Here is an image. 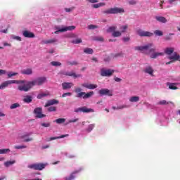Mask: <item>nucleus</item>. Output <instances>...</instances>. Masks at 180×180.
Here are the masks:
<instances>
[{
	"instance_id": "20",
	"label": "nucleus",
	"mask_w": 180,
	"mask_h": 180,
	"mask_svg": "<svg viewBox=\"0 0 180 180\" xmlns=\"http://www.w3.org/2000/svg\"><path fill=\"white\" fill-rule=\"evenodd\" d=\"M14 164H16V160H7L4 162V165L6 167V168H9V167H12Z\"/></svg>"
},
{
	"instance_id": "23",
	"label": "nucleus",
	"mask_w": 180,
	"mask_h": 180,
	"mask_svg": "<svg viewBox=\"0 0 180 180\" xmlns=\"http://www.w3.org/2000/svg\"><path fill=\"white\" fill-rule=\"evenodd\" d=\"M155 19L158 21L160 22V23H167V18H165L163 16H160V15H156L155 17Z\"/></svg>"
},
{
	"instance_id": "13",
	"label": "nucleus",
	"mask_w": 180,
	"mask_h": 180,
	"mask_svg": "<svg viewBox=\"0 0 180 180\" xmlns=\"http://www.w3.org/2000/svg\"><path fill=\"white\" fill-rule=\"evenodd\" d=\"M169 60H172L166 63L167 65H168V64H172L174 61H179V55L176 53H174L172 55H170L169 56Z\"/></svg>"
},
{
	"instance_id": "47",
	"label": "nucleus",
	"mask_w": 180,
	"mask_h": 180,
	"mask_svg": "<svg viewBox=\"0 0 180 180\" xmlns=\"http://www.w3.org/2000/svg\"><path fill=\"white\" fill-rule=\"evenodd\" d=\"M88 29H89V30H95V29H98V26H96V25H89L88 26Z\"/></svg>"
},
{
	"instance_id": "8",
	"label": "nucleus",
	"mask_w": 180,
	"mask_h": 180,
	"mask_svg": "<svg viewBox=\"0 0 180 180\" xmlns=\"http://www.w3.org/2000/svg\"><path fill=\"white\" fill-rule=\"evenodd\" d=\"M62 77H72L73 78H80V77H82L81 75H77L75 72L74 71H63L60 72Z\"/></svg>"
},
{
	"instance_id": "53",
	"label": "nucleus",
	"mask_w": 180,
	"mask_h": 180,
	"mask_svg": "<svg viewBox=\"0 0 180 180\" xmlns=\"http://www.w3.org/2000/svg\"><path fill=\"white\" fill-rule=\"evenodd\" d=\"M72 95V94L68 92V93H64L62 95V98H67V96H71Z\"/></svg>"
},
{
	"instance_id": "26",
	"label": "nucleus",
	"mask_w": 180,
	"mask_h": 180,
	"mask_svg": "<svg viewBox=\"0 0 180 180\" xmlns=\"http://www.w3.org/2000/svg\"><path fill=\"white\" fill-rule=\"evenodd\" d=\"M49 95H50V93L49 91H46L44 93H40L39 94H38L37 98V99H41L46 96H49Z\"/></svg>"
},
{
	"instance_id": "5",
	"label": "nucleus",
	"mask_w": 180,
	"mask_h": 180,
	"mask_svg": "<svg viewBox=\"0 0 180 180\" xmlns=\"http://www.w3.org/2000/svg\"><path fill=\"white\" fill-rule=\"evenodd\" d=\"M11 84H17L19 85H23L22 80H7L1 83L0 85V89H5L6 87L9 86V85H11Z\"/></svg>"
},
{
	"instance_id": "46",
	"label": "nucleus",
	"mask_w": 180,
	"mask_h": 180,
	"mask_svg": "<svg viewBox=\"0 0 180 180\" xmlns=\"http://www.w3.org/2000/svg\"><path fill=\"white\" fill-rule=\"evenodd\" d=\"M27 146H25V145H22V146H14V148H15V150H22L23 148H26Z\"/></svg>"
},
{
	"instance_id": "7",
	"label": "nucleus",
	"mask_w": 180,
	"mask_h": 180,
	"mask_svg": "<svg viewBox=\"0 0 180 180\" xmlns=\"http://www.w3.org/2000/svg\"><path fill=\"white\" fill-rule=\"evenodd\" d=\"M103 13H107V14H116V13H124V9L122 8H111L108 10H105L103 11Z\"/></svg>"
},
{
	"instance_id": "62",
	"label": "nucleus",
	"mask_w": 180,
	"mask_h": 180,
	"mask_svg": "<svg viewBox=\"0 0 180 180\" xmlns=\"http://www.w3.org/2000/svg\"><path fill=\"white\" fill-rule=\"evenodd\" d=\"M96 40H97V41H103V37H97Z\"/></svg>"
},
{
	"instance_id": "52",
	"label": "nucleus",
	"mask_w": 180,
	"mask_h": 180,
	"mask_svg": "<svg viewBox=\"0 0 180 180\" xmlns=\"http://www.w3.org/2000/svg\"><path fill=\"white\" fill-rule=\"evenodd\" d=\"M68 64H69V65H77L78 64V62L75 60L69 61Z\"/></svg>"
},
{
	"instance_id": "28",
	"label": "nucleus",
	"mask_w": 180,
	"mask_h": 180,
	"mask_svg": "<svg viewBox=\"0 0 180 180\" xmlns=\"http://www.w3.org/2000/svg\"><path fill=\"white\" fill-rule=\"evenodd\" d=\"M32 101H33V98L31 96H26L23 98V102H25V103H30Z\"/></svg>"
},
{
	"instance_id": "16",
	"label": "nucleus",
	"mask_w": 180,
	"mask_h": 180,
	"mask_svg": "<svg viewBox=\"0 0 180 180\" xmlns=\"http://www.w3.org/2000/svg\"><path fill=\"white\" fill-rule=\"evenodd\" d=\"M98 94L103 96V95H106L107 96H112L113 92L108 89H103L99 90Z\"/></svg>"
},
{
	"instance_id": "37",
	"label": "nucleus",
	"mask_w": 180,
	"mask_h": 180,
	"mask_svg": "<svg viewBox=\"0 0 180 180\" xmlns=\"http://www.w3.org/2000/svg\"><path fill=\"white\" fill-rule=\"evenodd\" d=\"M75 179V172L72 173L69 176L65 177V180H73Z\"/></svg>"
},
{
	"instance_id": "19",
	"label": "nucleus",
	"mask_w": 180,
	"mask_h": 180,
	"mask_svg": "<svg viewBox=\"0 0 180 180\" xmlns=\"http://www.w3.org/2000/svg\"><path fill=\"white\" fill-rule=\"evenodd\" d=\"M129 101L130 103H137V102H140V96H132L129 98Z\"/></svg>"
},
{
	"instance_id": "14",
	"label": "nucleus",
	"mask_w": 180,
	"mask_h": 180,
	"mask_svg": "<svg viewBox=\"0 0 180 180\" xmlns=\"http://www.w3.org/2000/svg\"><path fill=\"white\" fill-rule=\"evenodd\" d=\"M94 95V91H90L87 94L85 92H80L77 95V98H82L83 99H88V98H91Z\"/></svg>"
},
{
	"instance_id": "63",
	"label": "nucleus",
	"mask_w": 180,
	"mask_h": 180,
	"mask_svg": "<svg viewBox=\"0 0 180 180\" xmlns=\"http://www.w3.org/2000/svg\"><path fill=\"white\" fill-rule=\"evenodd\" d=\"M50 147L49 145H44L41 146L42 150H46V148H49Z\"/></svg>"
},
{
	"instance_id": "6",
	"label": "nucleus",
	"mask_w": 180,
	"mask_h": 180,
	"mask_svg": "<svg viewBox=\"0 0 180 180\" xmlns=\"http://www.w3.org/2000/svg\"><path fill=\"white\" fill-rule=\"evenodd\" d=\"M117 29V26L109 27L107 29V32L112 33V37H120V36H122V32L120 31L116 30Z\"/></svg>"
},
{
	"instance_id": "64",
	"label": "nucleus",
	"mask_w": 180,
	"mask_h": 180,
	"mask_svg": "<svg viewBox=\"0 0 180 180\" xmlns=\"http://www.w3.org/2000/svg\"><path fill=\"white\" fill-rule=\"evenodd\" d=\"M122 53H115L114 56L115 57H122Z\"/></svg>"
},
{
	"instance_id": "60",
	"label": "nucleus",
	"mask_w": 180,
	"mask_h": 180,
	"mask_svg": "<svg viewBox=\"0 0 180 180\" xmlns=\"http://www.w3.org/2000/svg\"><path fill=\"white\" fill-rule=\"evenodd\" d=\"M66 157H68V158H75V155L67 154Z\"/></svg>"
},
{
	"instance_id": "51",
	"label": "nucleus",
	"mask_w": 180,
	"mask_h": 180,
	"mask_svg": "<svg viewBox=\"0 0 180 180\" xmlns=\"http://www.w3.org/2000/svg\"><path fill=\"white\" fill-rule=\"evenodd\" d=\"M48 110L49 112H56V110H57V108L54 106H51L48 108Z\"/></svg>"
},
{
	"instance_id": "12",
	"label": "nucleus",
	"mask_w": 180,
	"mask_h": 180,
	"mask_svg": "<svg viewBox=\"0 0 180 180\" xmlns=\"http://www.w3.org/2000/svg\"><path fill=\"white\" fill-rule=\"evenodd\" d=\"M34 115H35V117L38 119H42L46 116V115L43 114V109L41 108H37L34 110Z\"/></svg>"
},
{
	"instance_id": "34",
	"label": "nucleus",
	"mask_w": 180,
	"mask_h": 180,
	"mask_svg": "<svg viewBox=\"0 0 180 180\" xmlns=\"http://www.w3.org/2000/svg\"><path fill=\"white\" fill-rule=\"evenodd\" d=\"M165 53L166 54H167L168 56H171V54H172V53H174V48H167L165 50Z\"/></svg>"
},
{
	"instance_id": "40",
	"label": "nucleus",
	"mask_w": 180,
	"mask_h": 180,
	"mask_svg": "<svg viewBox=\"0 0 180 180\" xmlns=\"http://www.w3.org/2000/svg\"><path fill=\"white\" fill-rule=\"evenodd\" d=\"M18 108H20V104H19V103H13L10 106V109H16Z\"/></svg>"
},
{
	"instance_id": "43",
	"label": "nucleus",
	"mask_w": 180,
	"mask_h": 180,
	"mask_svg": "<svg viewBox=\"0 0 180 180\" xmlns=\"http://www.w3.org/2000/svg\"><path fill=\"white\" fill-rule=\"evenodd\" d=\"M51 43H54V40L49 39V40H43L41 41V44H50Z\"/></svg>"
},
{
	"instance_id": "24",
	"label": "nucleus",
	"mask_w": 180,
	"mask_h": 180,
	"mask_svg": "<svg viewBox=\"0 0 180 180\" xmlns=\"http://www.w3.org/2000/svg\"><path fill=\"white\" fill-rule=\"evenodd\" d=\"M21 74H23L24 75H32V74H33V70L32 68L24 69L21 71Z\"/></svg>"
},
{
	"instance_id": "2",
	"label": "nucleus",
	"mask_w": 180,
	"mask_h": 180,
	"mask_svg": "<svg viewBox=\"0 0 180 180\" xmlns=\"http://www.w3.org/2000/svg\"><path fill=\"white\" fill-rule=\"evenodd\" d=\"M134 50H136V51H141V53H145L146 51L149 50V51L152 53L150 55V58H158V57H161V56L164 55V53L161 52H155V46L153 43H149L143 46H135Z\"/></svg>"
},
{
	"instance_id": "1",
	"label": "nucleus",
	"mask_w": 180,
	"mask_h": 180,
	"mask_svg": "<svg viewBox=\"0 0 180 180\" xmlns=\"http://www.w3.org/2000/svg\"><path fill=\"white\" fill-rule=\"evenodd\" d=\"M22 85H18V91H21V92H28V91H30L35 85H43V84L46 82V77H39L32 81L22 80Z\"/></svg>"
},
{
	"instance_id": "32",
	"label": "nucleus",
	"mask_w": 180,
	"mask_h": 180,
	"mask_svg": "<svg viewBox=\"0 0 180 180\" xmlns=\"http://www.w3.org/2000/svg\"><path fill=\"white\" fill-rule=\"evenodd\" d=\"M94 129H95V124H91L86 129V131H87V133H91Z\"/></svg>"
},
{
	"instance_id": "44",
	"label": "nucleus",
	"mask_w": 180,
	"mask_h": 180,
	"mask_svg": "<svg viewBox=\"0 0 180 180\" xmlns=\"http://www.w3.org/2000/svg\"><path fill=\"white\" fill-rule=\"evenodd\" d=\"M51 64L53 66V67H60L61 65V63L58 62V61H52L51 63Z\"/></svg>"
},
{
	"instance_id": "41",
	"label": "nucleus",
	"mask_w": 180,
	"mask_h": 180,
	"mask_svg": "<svg viewBox=\"0 0 180 180\" xmlns=\"http://www.w3.org/2000/svg\"><path fill=\"white\" fill-rule=\"evenodd\" d=\"M27 168H29L30 169H34L35 171H37V165L36 163L28 165Z\"/></svg>"
},
{
	"instance_id": "50",
	"label": "nucleus",
	"mask_w": 180,
	"mask_h": 180,
	"mask_svg": "<svg viewBox=\"0 0 180 180\" xmlns=\"http://www.w3.org/2000/svg\"><path fill=\"white\" fill-rule=\"evenodd\" d=\"M168 102L165 100H162L158 103V105H168Z\"/></svg>"
},
{
	"instance_id": "56",
	"label": "nucleus",
	"mask_w": 180,
	"mask_h": 180,
	"mask_svg": "<svg viewBox=\"0 0 180 180\" xmlns=\"http://www.w3.org/2000/svg\"><path fill=\"white\" fill-rule=\"evenodd\" d=\"M1 75H6V70L0 69V77H1Z\"/></svg>"
},
{
	"instance_id": "18",
	"label": "nucleus",
	"mask_w": 180,
	"mask_h": 180,
	"mask_svg": "<svg viewBox=\"0 0 180 180\" xmlns=\"http://www.w3.org/2000/svg\"><path fill=\"white\" fill-rule=\"evenodd\" d=\"M22 36L28 39H33L34 37V34L30 31L25 30L22 32Z\"/></svg>"
},
{
	"instance_id": "10",
	"label": "nucleus",
	"mask_w": 180,
	"mask_h": 180,
	"mask_svg": "<svg viewBox=\"0 0 180 180\" xmlns=\"http://www.w3.org/2000/svg\"><path fill=\"white\" fill-rule=\"evenodd\" d=\"M137 34H139V36H141V37H151L154 36V34L153 32L144 31L143 30H138Z\"/></svg>"
},
{
	"instance_id": "29",
	"label": "nucleus",
	"mask_w": 180,
	"mask_h": 180,
	"mask_svg": "<svg viewBox=\"0 0 180 180\" xmlns=\"http://www.w3.org/2000/svg\"><path fill=\"white\" fill-rule=\"evenodd\" d=\"M128 27H129V25H124L120 26V32H121V34L126 33Z\"/></svg>"
},
{
	"instance_id": "15",
	"label": "nucleus",
	"mask_w": 180,
	"mask_h": 180,
	"mask_svg": "<svg viewBox=\"0 0 180 180\" xmlns=\"http://www.w3.org/2000/svg\"><path fill=\"white\" fill-rule=\"evenodd\" d=\"M143 72L145 74H148V75H150V77H154V69L153 68L152 65H147L144 68Z\"/></svg>"
},
{
	"instance_id": "55",
	"label": "nucleus",
	"mask_w": 180,
	"mask_h": 180,
	"mask_svg": "<svg viewBox=\"0 0 180 180\" xmlns=\"http://www.w3.org/2000/svg\"><path fill=\"white\" fill-rule=\"evenodd\" d=\"M76 122H78V118L70 120L68 123H75ZM68 123H66V124H68Z\"/></svg>"
},
{
	"instance_id": "45",
	"label": "nucleus",
	"mask_w": 180,
	"mask_h": 180,
	"mask_svg": "<svg viewBox=\"0 0 180 180\" xmlns=\"http://www.w3.org/2000/svg\"><path fill=\"white\" fill-rule=\"evenodd\" d=\"M74 44H79V43H82V39L81 38L76 39L72 41Z\"/></svg>"
},
{
	"instance_id": "48",
	"label": "nucleus",
	"mask_w": 180,
	"mask_h": 180,
	"mask_svg": "<svg viewBox=\"0 0 180 180\" xmlns=\"http://www.w3.org/2000/svg\"><path fill=\"white\" fill-rule=\"evenodd\" d=\"M122 41H124V43H129V41H130V37H124Z\"/></svg>"
},
{
	"instance_id": "35",
	"label": "nucleus",
	"mask_w": 180,
	"mask_h": 180,
	"mask_svg": "<svg viewBox=\"0 0 180 180\" xmlns=\"http://www.w3.org/2000/svg\"><path fill=\"white\" fill-rule=\"evenodd\" d=\"M84 53H85L86 54H94V49L91 48H85L84 49Z\"/></svg>"
},
{
	"instance_id": "31",
	"label": "nucleus",
	"mask_w": 180,
	"mask_h": 180,
	"mask_svg": "<svg viewBox=\"0 0 180 180\" xmlns=\"http://www.w3.org/2000/svg\"><path fill=\"white\" fill-rule=\"evenodd\" d=\"M105 5H106L105 3H98L93 4L91 6L94 8V9H98V8H102V6H105Z\"/></svg>"
},
{
	"instance_id": "54",
	"label": "nucleus",
	"mask_w": 180,
	"mask_h": 180,
	"mask_svg": "<svg viewBox=\"0 0 180 180\" xmlns=\"http://www.w3.org/2000/svg\"><path fill=\"white\" fill-rule=\"evenodd\" d=\"M126 108H129V106L126 105H120V106H117L116 108V109H126Z\"/></svg>"
},
{
	"instance_id": "36",
	"label": "nucleus",
	"mask_w": 180,
	"mask_h": 180,
	"mask_svg": "<svg viewBox=\"0 0 180 180\" xmlns=\"http://www.w3.org/2000/svg\"><path fill=\"white\" fill-rule=\"evenodd\" d=\"M11 39H12V40H16L17 41H22V37L19 36L12 34L11 35Z\"/></svg>"
},
{
	"instance_id": "11",
	"label": "nucleus",
	"mask_w": 180,
	"mask_h": 180,
	"mask_svg": "<svg viewBox=\"0 0 180 180\" xmlns=\"http://www.w3.org/2000/svg\"><path fill=\"white\" fill-rule=\"evenodd\" d=\"M114 72H115L114 70H112V69L106 70L105 68H103L101 70V77H110L111 75H113Z\"/></svg>"
},
{
	"instance_id": "38",
	"label": "nucleus",
	"mask_w": 180,
	"mask_h": 180,
	"mask_svg": "<svg viewBox=\"0 0 180 180\" xmlns=\"http://www.w3.org/2000/svg\"><path fill=\"white\" fill-rule=\"evenodd\" d=\"M55 122L58 124H61L63 123H65V118H58V119L56 120Z\"/></svg>"
},
{
	"instance_id": "30",
	"label": "nucleus",
	"mask_w": 180,
	"mask_h": 180,
	"mask_svg": "<svg viewBox=\"0 0 180 180\" xmlns=\"http://www.w3.org/2000/svg\"><path fill=\"white\" fill-rule=\"evenodd\" d=\"M68 136H70L69 134H65V135H62L60 136H54V137H51L49 139V141H51L53 140H57L58 139H64V137H68Z\"/></svg>"
},
{
	"instance_id": "27",
	"label": "nucleus",
	"mask_w": 180,
	"mask_h": 180,
	"mask_svg": "<svg viewBox=\"0 0 180 180\" xmlns=\"http://www.w3.org/2000/svg\"><path fill=\"white\" fill-rule=\"evenodd\" d=\"M37 165V171H41L46 168V164L43 163H36Z\"/></svg>"
},
{
	"instance_id": "58",
	"label": "nucleus",
	"mask_w": 180,
	"mask_h": 180,
	"mask_svg": "<svg viewBox=\"0 0 180 180\" xmlns=\"http://www.w3.org/2000/svg\"><path fill=\"white\" fill-rule=\"evenodd\" d=\"M87 2H89V4H98V0H87Z\"/></svg>"
},
{
	"instance_id": "25",
	"label": "nucleus",
	"mask_w": 180,
	"mask_h": 180,
	"mask_svg": "<svg viewBox=\"0 0 180 180\" xmlns=\"http://www.w3.org/2000/svg\"><path fill=\"white\" fill-rule=\"evenodd\" d=\"M176 85H179V83H170V82L167 83V86H169V89H172L174 91L178 89V88L176 87Z\"/></svg>"
},
{
	"instance_id": "61",
	"label": "nucleus",
	"mask_w": 180,
	"mask_h": 180,
	"mask_svg": "<svg viewBox=\"0 0 180 180\" xmlns=\"http://www.w3.org/2000/svg\"><path fill=\"white\" fill-rule=\"evenodd\" d=\"M129 5H136V1H134V0H129Z\"/></svg>"
},
{
	"instance_id": "39",
	"label": "nucleus",
	"mask_w": 180,
	"mask_h": 180,
	"mask_svg": "<svg viewBox=\"0 0 180 180\" xmlns=\"http://www.w3.org/2000/svg\"><path fill=\"white\" fill-rule=\"evenodd\" d=\"M8 153H11V149L9 148L0 149V154H8Z\"/></svg>"
},
{
	"instance_id": "42",
	"label": "nucleus",
	"mask_w": 180,
	"mask_h": 180,
	"mask_svg": "<svg viewBox=\"0 0 180 180\" xmlns=\"http://www.w3.org/2000/svg\"><path fill=\"white\" fill-rule=\"evenodd\" d=\"M154 34H155V36H163L164 33L160 30H156L154 31Z\"/></svg>"
},
{
	"instance_id": "59",
	"label": "nucleus",
	"mask_w": 180,
	"mask_h": 180,
	"mask_svg": "<svg viewBox=\"0 0 180 180\" xmlns=\"http://www.w3.org/2000/svg\"><path fill=\"white\" fill-rule=\"evenodd\" d=\"M65 12H72V11H74V7L69 8H65Z\"/></svg>"
},
{
	"instance_id": "4",
	"label": "nucleus",
	"mask_w": 180,
	"mask_h": 180,
	"mask_svg": "<svg viewBox=\"0 0 180 180\" xmlns=\"http://www.w3.org/2000/svg\"><path fill=\"white\" fill-rule=\"evenodd\" d=\"M33 134L32 132H25L23 134H19L17 136V140H21L25 143H29V141H33V138L29 137Z\"/></svg>"
},
{
	"instance_id": "21",
	"label": "nucleus",
	"mask_w": 180,
	"mask_h": 180,
	"mask_svg": "<svg viewBox=\"0 0 180 180\" xmlns=\"http://www.w3.org/2000/svg\"><path fill=\"white\" fill-rule=\"evenodd\" d=\"M72 86H74V84L72 82H63L62 84L63 89H70Z\"/></svg>"
},
{
	"instance_id": "49",
	"label": "nucleus",
	"mask_w": 180,
	"mask_h": 180,
	"mask_svg": "<svg viewBox=\"0 0 180 180\" xmlns=\"http://www.w3.org/2000/svg\"><path fill=\"white\" fill-rule=\"evenodd\" d=\"M41 126H42V127H50L51 124L50 122H42L41 123Z\"/></svg>"
},
{
	"instance_id": "33",
	"label": "nucleus",
	"mask_w": 180,
	"mask_h": 180,
	"mask_svg": "<svg viewBox=\"0 0 180 180\" xmlns=\"http://www.w3.org/2000/svg\"><path fill=\"white\" fill-rule=\"evenodd\" d=\"M6 74L8 78H12V77H16V75H18V73L15 72H6Z\"/></svg>"
},
{
	"instance_id": "57",
	"label": "nucleus",
	"mask_w": 180,
	"mask_h": 180,
	"mask_svg": "<svg viewBox=\"0 0 180 180\" xmlns=\"http://www.w3.org/2000/svg\"><path fill=\"white\" fill-rule=\"evenodd\" d=\"M81 91H82V89H81L79 87H77L75 89V92H76V94H81Z\"/></svg>"
},
{
	"instance_id": "3",
	"label": "nucleus",
	"mask_w": 180,
	"mask_h": 180,
	"mask_svg": "<svg viewBox=\"0 0 180 180\" xmlns=\"http://www.w3.org/2000/svg\"><path fill=\"white\" fill-rule=\"evenodd\" d=\"M55 31L54 33L55 34H58L59 33H63L64 32H68L71 30H75V26L71 25V26H63V25H60V26H55L54 27Z\"/></svg>"
},
{
	"instance_id": "17",
	"label": "nucleus",
	"mask_w": 180,
	"mask_h": 180,
	"mask_svg": "<svg viewBox=\"0 0 180 180\" xmlns=\"http://www.w3.org/2000/svg\"><path fill=\"white\" fill-rule=\"evenodd\" d=\"M84 88H87V89H96L98 85L89 83H84L82 84Z\"/></svg>"
},
{
	"instance_id": "22",
	"label": "nucleus",
	"mask_w": 180,
	"mask_h": 180,
	"mask_svg": "<svg viewBox=\"0 0 180 180\" xmlns=\"http://www.w3.org/2000/svg\"><path fill=\"white\" fill-rule=\"evenodd\" d=\"M58 103L59 101L56 99L49 100L46 102L45 106L47 108L49 106H51V105H58Z\"/></svg>"
},
{
	"instance_id": "9",
	"label": "nucleus",
	"mask_w": 180,
	"mask_h": 180,
	"mask_svg": "<svg viewBox=\"0 0 180 180\" xmlns=\"http://www.w3.org/2000/svg\"><path fill=\"white\" fill-rule=\"evenodd\" d=\"M75 112L76 113H79V112H82L83 113H93L95 110L92 108H88L84 106L75 109Z\"/></svg>"
}]
</instances>
